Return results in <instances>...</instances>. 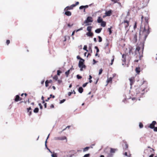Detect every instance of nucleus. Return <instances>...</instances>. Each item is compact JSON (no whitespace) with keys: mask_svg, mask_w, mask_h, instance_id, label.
<instances>
[{"mask_svg":"<svg viewBox=\"0 0 157 157\" xmlns=\"http://www.w3.org/2000/svg\"><path fill=\"white\" fill-rule=\"evenodd\" d=\"M149 16L147 13V16L144 17L142 15L141 17V23L143 22L144 23V28L141 27L140 29V37H143L144 40H145L149 33V27L148 25V20Z\"/></svg>","mask_w":157,"mask_h":157,"instance_id":"f257e3e1","label":"nucleus"},{"mask_svg":"<svg viewBox=\"0 0 157 157\" xmlns=\"http://www.w3.org/2000/svg\"><path fill=\"white\" fill-rule=\"evenodd\" d=\"M133 6L134 8H136L138 9H140L144 7L143 3H142L139 0H136L133 2Z\"/></svg>","mask_w":157,"mask_h":157,"instance_id":"f03ea898","label":"nucleus"},{"mask_svg":"<svg viewBox=\"0 0 157 157\" xmlns=\"http://www.w3.org/2000/svg\"><path fill=\"white\" fill-rule=\"evenodd\" d=\"M129 25V21L127 20H124L119 24V28L121 29L122 28H124L126 30H128V27Z\"/></svg>","mask_w":157,"mask_h":157,"instance_id":"7ed1b4c3","label":"nucleus"},{"mask_svg":"<svg viewBox=\"0 0 157 157\" xmlns=\"http://www.w3.org/2000/svg\"><path fill=\"white\" fill-rule=\"evenodd\" d=\"M140 47L139 46H137L135 50V54L134 55V56L136 58L139 59H140L142 56L140 54L139 51L140 50Z\"/></svg>","mask_w":157,"mask_h":157,"instance_id":"20e7f679","label":"nucleus"},{"mask_svg":"<svg viewBox=\"0 0 157 157\" xmlns=\"http://www.w3.org/2000/svg\"><path fill=\"white\" fill-rule=\"evenodd\" d=\"M146 90L147 92V90L146 88H138L136 89V94H140V96H142L144 94Z\"/></svg>","mask_w":157,"mask_h":157,"instance_id":"39448f33","label":"nucleus"},{"mask_svg":"<svg viewBox=\"0 0 157 157\" xmlns=\"http://www.w3.org/2000/svg\"><path fill=\"white\" fill-rule=\"evenodd\" d=\"M84 61V59H81V60H80L79 62L78 67L80 68V70L81 71H83V68H86V66L84 64L83 62Z\"/></svg>","mask_w":157,"mask_h":157,"instance_id":"423d86ee","label":"nucleus"},{"mask_svg":"<svg viewBox=\"0 0 157 157\" xmlns=\"http://www.w3.org/2000/svg\"><path fill=\"white\" fill-rule=\"evenodd\" d=\"M93 19L92 17L90 16L88 17L86 19L84 22V24L88 23L89 22H92L93 21Z\"/></svg>","mask_w":157,"mask_h":157,"instance_id":"0eeeda50","label":"nucleus"},{"mask_svg":"<svg viewBox=\"0 0 157 157\" xmlns=\"http://www.w3.org/2000/svg\"><path fill=\"white\" fill-rule=\"evenodd\" d=\"M54 140H66V142L67 141V137L65 136H63L60 137H55L54 138Z\"/></svg>","mask_w":157,"mask_h":157,"instance_id":"6e6552de","label":"nucleus"},{"mask_svg":"<svg viewBox=\"0 0 157 157\" xmlns=\"http://www.w3.org/2000/svg\"><path fill=\"white\" fill-rule=\"evenodd\" d=\"M156 124V121H153L152 123L150 124L148 127L151 129H153L155 127V125Z\"/></svg>","mask_w":157,"mask_h":157,"instance_id":"1a4fd4ad","label":"nucleus"},{"mask_svg":"<svg viewBox=\"0 0 157 157\" xmlns=\"http://www.w3.org/2000/svg\"><path fill=\"white\" fill-rule=\"evenodd\" d=\"M129 80L130 82V85L132 86L135 82V77H132L129 78Z\"/></svg>","mask_w":157,"mask_h":157,"instance_id":"9d476101","label":"nucleus"},{"mask_svg":"<svg viewBox=\"0 0 157 157\" xmlns=\"http://www.w3.org/2000/svg\"><path fill=\"white\" fill-rule=\"evenodd\" d=\"M124 144L123 145V149L124 150H126L128 148V145L126 141H124Z\"/></svg>","mask_w":157,"mask_h":157,"instance_id":"9b49d317","label":"nucleus"},{"mask_svg":"<svg viewBox=\"0 0 157 157\" xmlns=\"http://www.w3.org/2000/svg\"><path fill=\"white\" fill-rule=\"evenodd\" d=\"M65 12V14L66 15L69 16L71 15V12L68 10H64Z\"/></svg>","mask_w":157,"mask_h":157,"instance_id":"f8f14e48","label":"nucleus"},{"mask_svg":"<svg viewBox=\"0 0 157 157\" xmlns=\"http://www.w3.org/2000/svg\"><path fill=\"white\" fill-rule=\"evenodd\" d=\"M112 13V11L111 10H109L108 11H106L105 13V14L106 16H109L111 15Z\"/></svg>","mask_w":157,"mask_h":157,"instance_id":"ddd939ff","label":"nucleus"},{"mask_svg":"<svg viewBox=\"0 0 157 157\" xmlns=\"http://www.w3.org/2000/svg\"><path fill=\"white\" fill-rule=\"evenodd\" d=\"M86 35L88 36L92 37L94 35V34L91 32H88L86 33Z\"/></svg>","mask_w":157,"mask_h":157,"instance_id":"4468645a","label":"nucleus"},{"mask_svg":"<svg viewBox=\"0 0 157 157\" xmlns=\"http://www.w3.org/2000/svg\"><path fill=\"white\" fill-rule=\"evenodd\" d=\"M79 3V2H76L75 4H73L71 5L70 6L71 10L73 9L74 7H75L76 6L78 5Z\"/></svg>","mask_w":157,"mask_h":157,"instance_id":"2eb2a0df","label":"nucleus"},{"mask_svg":"<svg viewBox=\"0 0 157 157\" xmlns=\"http://www.w3.org/2000/svg\"><path fill=\"white\" fill-rule=\"evenodd\" d=\"M20 97L18 95H16L14 99V101L17 102L19 101Z\"/></svg>","mask_w":157,"mask_h":157,"instance_id":"dca6fc26","label":"nucleus"},{"mask_svg":"<svg viewBox=\"0 0 157 157\" xmlns=\"http://www.w3.org/2000/svg\"><path fill=\"white\" fill-rule=\"evenodd\" d=\"M113 79V78L110 77L108 78L107 80V83H111L112 82V80Z\"/></svg>","mask_w":157,"mask_h":157,"instance_id":"f3484780","label":"nucleus"},{"mask_svg":"<svg viewBox=\"0 0 157 157\" xmlns=\"http://www.w3.org/2000/svg\"><path fill=\"white\" fill-rule=\"evenodd\" d=\"M126 55H125V54H123L122 55V61L124 62H125V61H126Z\"/></svg>","mask_w":157,"mask_h":157,"instance_id":"a211bd4d","label":"nucleus"},{"mask_svg":"<svg viewBox=\"0 0 157 157\" xmlns=\"http://www.w3.org/2000/svg\"><path fill=\"white\" fill-rule=\"evenodd\" d=\"M102 29V28L98 29L95 30V33H100L101 32V31Z\"/></svg>","mask_w":157,"mask_h":157,"instance_id":"6ab92c4d","label":"nucleus"},{"mask_svg":"<svg viewBox=\"0 0 157 157\" xmlns=\"http://www.w3.org/2000/svg\"><path fill=\"white\" fill-rule=\"evenodd\" d=\"M31 109V107H29V108L27 109V112H29V116H30L32 114V112L31 111H29V110Z\"/></svg>","mask_w":157,"mask_h":157,"instance_id":"aec40b11","label":"nucleus"},{"mask_svg":"<svg viewBox=\"0 0 157 157\" xmlns=\"http://www.w3.org/2000/svg\"><path fill=\"white\" fill-rule=\"evenodd\" d=\"M140 67H136V73H137L138 74H139L140 72Z\"/></svg>","mask_w":157,"mask_h":157,"instance_id":"412c9836","label":"nucleus"},{"mask_svg":"<svg viewBox=\"0 0 157 157\" xmlns=\"http://www.w3.org/2000/svg\"><path fill=\"white\" fill-rule=\"evenodd\" d=\"M117 150V149H114L112 148H110V152L111 153H114L115 151Z\"/></svg>","mask_w":157,"mask_h":157,"instance_id":"4be33fe9","label":"nucleus"},{"mask_svg":"<svg viewBox=\"0 0 157 157\" xmlns=\"http://www.w3.org/2000/svg\"><path fill=\"white\" fill-rule=\"evenodd\" d=\"M97 21L98 23H100L103 21L101 17H99L97 20Z\"/></svg>","mask_w":157,"mask_h":157,"instance_id":"5701e85b","label":"nucleus"},{"mask_svg":"<svg viewBox=\"0 0 157 157\" xmlns=\"http://www.w3.org/2000/svg\"><path fill=\"white\" fill-rule=\"evenodd\" d=\"M92 27L91 26H89L87 28V30L88 32H91Z\"/></svg>","mask_w":157,"mask_h":157,"instance_id":"b1692460","label":"nucleus"},{"mask_svg":"<svg viewBox=\"0 0 157 157\" xmlns=\"http://www.w3.org/2000/svg\"><path fill=\"white\" fill-rule=\"evenodd\" d=\"M78 91L80 93H82L83 91V89L82 87H80L78 88Z\"/></svg>","mask_w":157,"mask_h":157,"instance_id":"393cba45","label":"nucleus"},{"mask_svg":"<svg viewBox=\"0 0 157 157\" xmlns=\"http://www.w3.org/2000/svg\"><path fill=\"white\" fill-rule=\"evenodd\" d=\"M134 49H133L132 48H129V53L130 54H133V51L134 50Z\"/></svg>","mask_w":157,"mask_h":157,"instance_id":"a878e982","label":"nucleus"},{"mask_svg":"<svg viewBox=\"0 0 157 157\" xmlns=\"http://www.w3.org/2000/svg\"><path fill=\"white\" fill-rule=\"evenodd\" d=\"M71 69L68 70L67 71L65 72V74L67 76V77H68L69 75L70 74V71Z\"/></svg>","mask_w":157,"mask_h":157,"instance_id":"bb28decb","label":"nucleus"},{"mask_svg":"<svg viewBox=\"0 0 157 157\" xmlns=\"http://www.w3.org/2000/svg\"><path fill=\"white\" fill-rule=\"evenodd\" d=\"M101 25L103 27H104L106 25V23L105 21H102V22H101Z\"/></svg>","mask_w":157,"mask_h":157,"instance_id":"cd10ccee","label":"nucleus"},{"mask_svg":"<svg viewBox=\"0 0 157 157\" xmlns=\"http://www.w3.org/2000/svg\"><path fill=\"white\" fill-rule=\"evenodd\" d=\"M124 155L125 156H127L128 157H130L131 156V154L129 153L128 154V153L127 152H125L124 154Z\"/></svg>","mask_w":157,"mask_h":157,"instance_id":"c85d7f7f","label":"nucleus"},{"mask_svg":"<svg viewBox=\"0 0 157 157\" xmlns=\"http://www.w3.org/2000/svg\"><path fill=\"white\" fill-rule=\"evenodd\" d=\"M39 111V109L38 108H36L34 110L33 112L35 113H37Z\"/></svg>","mask_w":157,"mask_h":157,"instance_id":"c756f323","label":"nucleus"},{"mask_svg":"<svg viewBox=\"0 0 157 157\" xmlns=\"http://www.w3.org/2000/svg\"><path fill=\"white\" fill-rule=\"evenodd\" d=\"M112 28V27L111 26L110 28H109L108 29V31L109 32V34L110 35L112 33V31L111 30V28Z\"/></svg>","mask_w":157,"mask_h":157,"instance_id":"7c9ffc66","label":"nucleus"},{"mask_svg":"<svg viewBox=\"0 0 157 157\" xmlns=\"http://www.w3.org/2000/svg\"><path fill=\"white\" fill-rule=\"evenodd\" d=\"M71 10L70 7L69 6L66 7L64 9V10Z\"/></svg>","mask_w":157,"mask_h":157,"instance_id":"2f4dec72","label":"nucleus"},{"mask_svg":"<svg viewBox=\"0 0 157 157\" xmlns=\"http://www.w3.org/2000/svg\"><path fill=\"white\" fill-rule=\"evenodd\" d=\"M90 148L89 147H86L83 149V151L84 152L88 150Z\"/></svg>","mask_w":157,"mask_h":157,"instance_id":"473e14b6","label":"nucleus"},{"mask_svg":"<svg viewBox=\"0 0 157 157\" xmlns=\"http://www.w3.org/2000/svg\"><path fill=\"white\" fill-rule=\"evenodd\" d=\"M139 126L140 128H142L143 127V124L141 122H140L139 123Z\"/></svg>","mask_w":157,"mask_h":157,"instance_id":"72a5a7b5","label":"nucleus"},{"mask_svg":"<svg viewBox=\"0 0 157 157\" xmlns=\"http://www.w3.org/2000/svg\"><path fill=\"white\" fill-rule=\"evenodd\" d=\"M52 157H57V154L56 153H54L52 155Z\"/></svg>","mask_w":157,"mask_h":157,"instance_id":"f704fd0d","label":"nucleus"},{"mask_svg":"<svg viewBox=\"0 0 157 157\" xmlns=\"http://www.w3.org/2000/svg\"><path fill=\"white\" fill-rule=\"evenodd\" d=\"M53 79L55 80H57L58 79V77L57 75H55L53 77Z\"/></svg>","mask_w":157,"mask_h":157,"instance_id":"c9c22d12","label":"nucleus"},{"mask_svg":"<svg viewBox=\"0 0 157 157\" xmlns=\"http://www.w3.org/2000/svg\"><path fill=\"white\" fill-rule=\"evenodd\" d=\"M48 84H49V83H48V80H47L45 82V85L46 87H47L48 86H49Z\"/></svg>","mask_w":157,"mask_h":157,"instance_id":"e433bc0d","label":"nucleus"},{"mask_svg":"<svg viewBox=\"0 0 157 157\" xmlns=\"http://www.w3.org/2000/svg\"><path fill=\"white\" fill-rule=\"evenodd\" d=\"M62 73V71L60 70H58L57 71V75H60V74Z\"/></svg>","mask_w":157,"mask_h":157,"instance_id":"4c0bfd02","label":"nucleus"},{"mask_svg":"<svg viewBox=\"0 0 157 157\" xmlns=\"http://www.w3.org/2000/svg\"><path fill=\"white\" fill-rule=\"evenodd\" d=\"M92 77L91 75H89V82L90 83H91L92 82V80H91V79L92 78Z\"/></svg>","mask_w":157,"mask_h":157,"instance_id":"58836bf2","label":"nucleus"},{"mask_svg":"<svg viewBox=\"0 0 157 157\" xmlns=\"http://www.w3.org/2000/svg\"><path fill=\"white\" fill-rule=\"evenodd\" d=\"M87 46L86 45H84V47H83V49L86 51V52H88V50H87Z\"/></svg>","mask_w":157,"mask_h":157,"instance_id":"ea45409f","label":"nucleus"},{"mask_svg":"<svg viewBox=\"0 0 157 157\" xmlns=\"http://www.w3.org/2000/svg\"><path fill=\"white\" fill-rule=\"evenodd\" d=\"M98 38L99 39V42H101L102 41V39L101 38V37L99 36H98Z\"/></svg>","mask_w":157,"mask_h":157,"instance_id":"a19ab883","label":"nucleus"},{"mask_svg":"<svg viewBox=\"0 0 157 157\" xmlns=\"http://www.w3.org/2000/svg\"><path fill=\"white\" fill-rule=\"evenodd\" d=\"M77 78L78 79H81L82 78V77L80 76L79 75H78L76 76Z\"/></svg>","mask_w":157,"mask_h":157,"instance_id":"79ce46f5","label":"nucleus"},{"mask_svg":"<svg viewBox=\"0 0 157 157\" xmlns=\"http://www.w3.org/2000/svg\"><path fill=\"white\" fill-rule=\"evenodd\" d=\"M102 71H103V70H102V68H101V69H100L99 71V75H101L102 73Z\"/></svg>","mask_w":157,"mask_h":157,"instance_id":"37998d69","label":"nucleus"},{"mask_svg":"<svg viewBox=\"0 0 157 157\" xmlns=\"http://www.w3.org/2000/svg\"><path fill=\"white\" fill-rule=\"evenodd\" d=\"M90 154H87L85 155L83 157H89Z\"/></svg>","mask_w":157,"mask_h":157,"instance_id":"c03bdc74","label":"nucleus"},{"mask_svg":"<svg viewBox=\"0 0 157 157\" xmlns=\"http://www.w3.org/2000/svg\"><path fill=\"white\" fill-rule=\"evenodd\" d=\"M136 27H137V23H136V22H135V23L133 27V28H134V29H135L136 28Z\"/></svg>","mask_w":157,"mask_h":157,"instance_id":"a18cd8bd","label":"nucleus"},{"mask_svg":"<svg viewBox=\"0 0 157 157\" xmlns=\"http://www.w3.org/2000/svg\"><path fill=\"white\" fill-rule=\"evenodd\" d=\"M113 59H112V60H111V63L110 64V65H111L113 64V62L114 61V56H113Z\"/></svg>","mask_w":157,"mask_h":157,"instance_id":"49530a36","label":"nucleus"},{"mask_svg":"<svg viewBox=\"0 0 157 157\" xmlns=\"http://www.w3.org/2000/svg\"><path fill=\"white\" fill-rule=\"evenodd\" d=\"M153 129L154 132H157V127H155Z\"/></svg>","mask_w":157,"mask_h":157,"instance_id":"de8ad7c7","label":"nucleus"},{"mask_svg":"<svg viewBox=\"0 0 157 157\" xmlns=\"http://www.w3.org/2000/svg\"><path fill=\"white\" fill-rule=\"evenodd\" d=\"M65 99H63L62 100H61L60 102V104H62V103H63V102H64L65 101Z\"/></svg>","mask_w":157,"mask_h":157,"instance_id":"09e8293b","label":"nucleus"},{"mask_svg":"<svg viewBox=\"0 0 157 157\" xmlns=\"http://www.w3.org/2000/svg\"><path fill=\"white\" fill-rule=\"evenodd\" d=\"M88 83V82H86V83H85L84 84H83L82 85V86L83 87H85V86H86L87 85V84Z\"/></svg>","mask_w":157,"mask_h":157,"instance_id":"8fccbe9b","label":"nucleus"},{"mask_svg":"<svg viewBox=\"0 0 157 157\" xmlns=\"http://www.w3.org/2000/svg\"><path fill=\"white\" fill-rule=\"evenodd\" d=\"M73 93L72 92H69L68 93V95L69 96H70Z\"/></svg>","mask_w":157,"mask_h":157,"instance_id":"3c124183","label":"nucleus"},{"mask_svg":"<svg viewBox=\"0 0 157 157\" xmlns=\"http://www.w3.org/2000/svg\"><path fill=\"white\" fill-rule=\"evenodd\" d=\"M6 43L8 45L10 43V40H7L6 41Z\"/></svg>","mask_w":157,"mask_h":157,"instance_id":"603ef678","label":"nucleus"},{"mask_svg":"<svg viewBox=\"0 0 157 157\" xmlns=\"http://www.w3.org/2000/svg\"><path fill=\"white\" fill-rule=\"evenodd\" d=\"M147 148H150L151 150H152V151H154V149L153 148H151L150 147L148 146L147 147Z\"/></svg>","mask_w":157,"mask_h":157,"instance_id":"864d4df0","label":"nucleus"},{"mask_svg":"<svg viewBox=\"0 0 157 157\" xmlns=\"http://www.w3.org/2000/svg\"><path fill=\"white\" fill-rule=\"evenodd\" d=\"M39 105L40 107V109H42V105H41V104L40 103H39Z\"/></svg>","mask_w":157,"mask_h":157,"instance_id":"5fc2aeb1","label":"nucleus"},{"mask_svg":"<svg viewBox=\"0 0 157 157\" xmlns=\"http://www.w3.org/2000/svg\"><path fill=\"white\" fill-rule=\"evenodd\" d=\"M54 107V105L53 104H51L50 106V108H53Z\"/></svg>","mask_w":157,"mask_h":157,"instance_id":"6e6d98bb","label":"nucleus"},{"mask_svg":"<svg viewBox=\"0 0 157 157\" xmlns=\"http://www.w3.org/2000/svg\"><path fill=\"white\" fill-rule=\"evenodd\" d=\"M67 128H66V127L64 129H63L62 131H61V132H59V134H61L63 131H64V130H65Z\"/></svg>","mask_w":157,"mask_h":157,"instance_id":"4d7b16f0","label":"nucleus"},{"mask_svg":"<svg viewBox=\"0 0 157 157\" xmlns=\"http://www.w3.org/2000/svg\"><path fill=\"white\" fill-rule=\"evenodd\" d=\"M93 61L94 62V63H93L94 64H95L97 62L94 59H93Z\"/></svg>","mask_w":157,"mask_h":157,"instance_id":"13d9d810","label":"nucleus"},{"mask_svg":"<svg viewBox=\"0 0 157 157\" xmlns=\"http://www.w3.org/2000/svg\"><path fill=\"white\" fill-rule=\"evenodd\" d=\"M84 8V6H80L79 8V9H83Z\"/></svg>","mask_w":157,"mask_h":157,"instance_id":"bf43d9fd","label":"nucleus"},{"mask_svg":"<svg viewBox=\"0 0 157 157\" xmlns=\"http://www.w3.org/2000/svg\"><path fill=\"white\" fill-rule=\"evenodd\" d=\"M77 58L78 59H80L81 60V59H82L79 56H77Z\"/></svg>","mask_w":157,"mask_h":157,"instance_id":"052dcab7","label":"nucleus"},{"mask_svg":"<svg viewBox=\"0 0 157 157\" xmlns=\"http://www.w3.org/2000/svg\"><path fill=\"white\" fill-rule=\"evenodd\" d=\"M48 83H51L52 82V80H48Z\"/></svg>","mask_w":157,"mask_h":157,"instance_id":"680f3d73","label":"nucleus"},{"mask_svg":"<svg viewBox=\"0 0 157 157\" xmlns=\"http://www.w3.org/2000/svg\"><path fill=\"white\" fill-rule=\"evenodd\" d=\"M50 97H51V98L52 97L53 98H54L55 97V96L54 95H53L52 94H50Z\"/></svg>","mask_w":157,"mask_h":157,"instance_id":"e2e57ef3","label":"nucleus"},{"mask_svg":"<svg viewBox=\"0 0 157 157\" xmlns=\"http://www.w3.org/2000/svg\"><path fill=\"white\" fill-rule=\"evenodd\" d=\"M114 3H116L117 2V0H111Z\"/></svg>","mask_w":157,"mask_h":157,"instance_id":"0e129e2a","label":"nucleus"},{"mask_svg":"<svg viewBox=\"0 0 157 157\" xmlns=\"http://www.w3.org/2000/svg\"><path fill=\"white\" fill-rule=\"evenodd\" d=\"M84 6V8L85 9L86 8H87L88 7V5H86V6Z\"/></svg>","mask_w":157,"mask_h":157,"instance_id":"69168bd1","label":"nucleus"},{"mask_svg":"<svg viewBox=\"0 0 157 157\" xmlns=\"http://www.w3.org/2000/svg\"><path fill=\"white\" fill-rule=\"evenodd\" d=\"M73 25V24H72L71 25L70 24H68V25H68V26L69 27H71L72 25Z\"/></svg>","mask_w":157,"mask_h":157,"instance_id":"338daca9","label":"nucleus"},{"mask_svg":"<svg viewBox=\"0 0 157 157\" xmlns=\"http://www.w3.org/2000/svg\"><path fill=\"white\" fill-rule=\"evenodd\" d=\"M154 156V154H152L151 155H150L149 157H153Z\"/></svg>","mask_w":157,"mask_h":157,"instance_id":"774afa93","label":"nucleus"}]
</instances>
